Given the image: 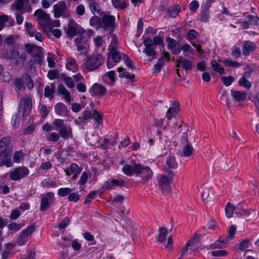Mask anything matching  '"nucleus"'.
I'll list each match as a JSON object with an SVG mask.
<instances>
[{"mask_svg": "<svg viewBox=\"0 0 259 259\" xmlns=\"http://www.w3.org/2000/svg\"><path fill=\"white\" fill-rule=\"evenodd\" d=\"M25 47L28 53H32L33 55L34 53H36V52H38L42 50V48L40 47L29 44H26L25 45Z\"/></svg>", "mask_w": 259, "mask_h": 259, "instance_id": "obj_34", "label": "nucleus"}, {"mask_svg": "<svg viewBox=\"0 0 259 259\" xmlns=\"http://www.w3.org/2000/svg\"><path fill=\"white\" fill-rule=\"evenodd\" d=\"M41 186L44 188L55 187L56 183L50 178L44 179L41 183Z\"/></svg>", "mask_w": 259, "mask_h": 259, "instance_id": "obj_44", "label": "nucleus"}, {"mask_svg": "<svg viewBox=\"0 0 259 259\" xmlns=\"http://www.w3.org/2000/svg\"><path fill=\"white\" fill-rule=\"evenodd\" d=\"M115 17L112 15H104L102 17V25L105 29L112 31L114 28Z\"/></svg>", "mask_w": 259, "mask_h": 259, "instance_id": "obj_13", "label": "nucleus"}, {"mask_svg": "<svg viewBox=\"0 0 259 259\" xmlns=\"http://www.w3.org/2000/svg\"><path fill=\"white\" fill-rule=\"evenodd\" d=\"M55 93V85L51 83L50 86L47 85L45 88L44 96L50 99H53Z\"/></svg>", "mask_w": 259, "mask_h": 259, "instance_id": "obj_22", "label": "nucleus"}, {"mask_svg": "<svg viewBox=\"0 0 259 259\" xmlns=\"http://www.w3.org/2000/svg\"><path fill=\"white\" fill-rule=\"evenodd\" d=\"M94 119L97 122V127L102 124L103 114H101L96 110H94V113L92 114Z\"/></svg>", "mask_w": 259, "mask_h": 259, "instance_id": "obj_48", "label": "nucleus"}, {"mask_svg": "<svg viewBox=\"0 0 259 259\" xmlns=\"http://www.w3.org/2000/svg\"><path fill=\"white\" fill-rule=\"evenodd\" d=\"M105 58L100 53H94L87 57L85 68L90 71L98 69L104 62Z\"/></svg>", "mask_w": 259, "mask_h": 259, "instance_id": "obj_2", "label": "nucleus"}, {"mask_svg": "<svg viewBox=\"0 0 259 259\" xmlns=\"http://www.w3.org/2000/svg\"><path fill=\"white\" fill-rule=\"evenodd\" d=\"M90 176V173L87 171H83L80 177V179L77 182V184L80 186H83L87 182L88 179Z\"/></svg>", "mask_w": 259, "mask_h": 259, "instance_id": "obj_38", "label": "nucleus"}, {"mask_svg": "<svg viewBox=\"0 0 259 259\" xmlns=\"http://www.w3.org/2000/svg\"><path fill=\"white\" fill-rule=\"evenodd\" d=\"M13 54L17 55V56H15V58L17 61L20 60L24 61L26 59V54L25 53L22 52L20 53V52L19 51H13Z\"/></svg>", "mask_w": 259, "mask_h": 259, "instance_id": "obj_61", "label": "nucleus"}, {"mask_svg": "<svg viewBox=\"0 0 259 259\" xmlns=\"http://www.w3.org/2000/svg\"><path fill=\"white\" fill-rule=\"evenodd\" d=\"M169 60V54L168 52L163 51L161 56L159 58L156 63L154 66L153 73H156L160 71L161 69L166 62Z\"/></svg>", "mask_w": 259, "mask_h": 259, "instance_id": "obj_11", "label": "nucleus"}, {"mask_svg": "<svg viewBox=\"0 0 259 259\" xmlns=\"http://www.w3.org/2000/svg\"><path fill=\"white\" fill-rule=\"evenodd\" d=\"M78 51L82 52L86 49V45L85 43L82 42V38L81 37H77L74 40Z\"/></svg>", "mask_w": 259, "mask_h": 259, "instance_id": "obj_43", "label": "nucleus"}, {"mask_svg": "<svg viewBox=\"0 0 259 259\" xmlns=\"http://www.w3.org/2000/svg\"><path fill=\"white\" fill-rule=\"evenodd\" d=\"M181 8L179 5H175L168 10L169 16L175 18L180 13Z\"/></svg>", "mask_w": 259, "mask_h": 259, "instance_id": "obj_36", "label": "nucleus"}, {"mask_svg": "<svg viewBox=\"0 0 259 259\" xmlns=\"http://www.w3.org/2000/svg\"><path fill=\"white\" fill-rule=\"evenodd\" d=\"M107 55L108 58L109 59L111 58V59L115 63H118L121 60V55L118 50L109 51L108 52Z\"/></svg>", "mask_w": 259, "mask_h": 259, "instance_id": "obj_30", "label": "nucleus"}, {"mask_svg": "<svg viewBox=\"0 0 259 259\" xmlns=\"http://www.w3.org/2000/svg\"><path fill=\"white\" fill-rule=\"evenodd\" d=\"M246 22L250 25H259V18L256 16L248 15L246 18Z\"/></svg>", "mask_w": 259, "mask_h": 259, "instance_id": "obj_37", "label": "nucleus"}, {"mask_svg": "<svg viewBox=\"0 0 259 259\" xmlns=\"http://www.w3.org/2000/svg\"><path fill=\"white\" fill-rule=\"evenodd\" d=\"M24 79L26 82V85L29 90H32L34 87L33 81L31 78L29 74H25L24 76Z\"/></svg>", "mask_w": 259, "mask_h": 259, "instance_id": "obj_51", "label": "nucleus"}, {"mask_svg": "<svg viewBox=\"0 0 259 259\" xmlns=\"http://www.w3.org/2000/svg\"><path fill=\"white\" fill-rule=\"evenodd\" d=\"M118 46V40L117 38L114 36H113L111 44L108 47V52L117 50Z\"/></svg>", "mask_w": 259, "mask_h": 259, "instance_id": "obj_39", "label": "nucleus"}, {"mask_svg": "<svg viewBox=\"0 0 259 259\" xmlns=\"http://www.w3.org/2000/svg\"><path fill=\"white\" fill-rule=\"evenodd\" d=\"M106 91L105 87L98 83H94L90 90L91 94L95 96H102L105 94Z\"/></svg>", "mask_w": 259, "mask_h": 259, "instance_id": "obj_16", "label": "nucleus"}, {"mask_svg": "<svg viewBox=\"0 0 259 259\" xmlns=\"http://www.w3.org/2000/svg\"><path fill=\"white\" fill-rule=\"evenodd\" d=\"M166 164L169 168H175L177 167V163L174 156H168L166 158Z\"/></svg>", "mask_w": 259, "mask_h": 259, "instance_id": "obj_41", "label": "nucleus"}, {"mask_svg": "<svg viewBox=\"0 0 259 259\" xmlns=\"http://www.w3.org/2000/svg\"><path fill=\"white\" fill-rule=\"evenodd\" d=\"M231 95L237 101H244L246 98V94L244 92L231 90Z\"/></svg>", "mask_w": 259, "mask_h": 259, "instance_id": "obj_25", "label": "nucleus"}, {"mask_svg": "<svg viewBox=\"0 0 259 259\" xmlns=\"http://www.w3.org/2000/svg\"><path fill=\"white\" fill-rule=\"evenodd\" d=\"M167 234V230L164 227H161L159 229L158 235L156 238V241L160 243H163Z\"/></svg>", "mask_w": 259, "mask_h": 259, "instance_id": "obj_23", "label": "nucleus"}, {"mask_svg": "<svg viewBox=\"0 0 259 259\" xmlns=\"http://www.w3.org/2000/svg\"><path fill=\"white\" fill-rule=\"evenodd\" d=\"M35 230V228L34 226H31L28 227L26 229L23 230L21 233H23L25 236L28 238V236L33 233Z\"/></svg>", "mask_w": 259, "mask_h": 259, "instance_id": "obj_59", "label": "nucleus"}, {"mask_svg": "<svg viewBox=\"0 0 259 259\" xmlns=\"http://www.w3.org/2000/svg\"><path fill=\"white\" fill-rule=\"evenodd\" d=\"M55 110L56 113L60 115H65L67 112V107L62 103H57L55 107Z\"/></svg>", "mask_w": 259, "mask_h": 259, "instance_id": "obj_26", "label": "nucleus"}, {"mask_svg": "<svg viewBox=\"0 0 259 259\" xmlns=\"http://www.w3.org/2000/svg\"><path fill=\"white\" fill-rule=\"evenodd\" d=\"M122 171L128 177H131L134 174L140 176L143 183H146L153 177V171L149 166L137 163L135 160L131 161L130 164H124Z\"/></svg>", "mask_w": 259, "mask_h": 259, "instance_id": "obj_1", "label": "nucleus"}, {"mask_svg": "<svg viewBox=\"0 0 259 259\" xmlns=\"http://www.w3.org/2000/svg\"><path fill=\"white\" fill-rule=\"evenodd\" d=\"M28 240V238L25 236L23 233H21V234L17 238V243L20 246L23 245L25 244Z\"/></svg>", "mask_w": 259, "mask_h": 259, "instance_id": "obj_55", "label": "nucleus"}, {"mask_svg": "<svg viewBox=\"0 0 259 259\" xmlns=\"http://www.w3.org/2000/svg\"><path fill=\"white\" fill-rule=\"evenodd\" d=\"M53 124L59 128V134L62 138L64 139L72 138L71 127L69 125H64V121L63 119H56L53 122Z\"/></svg>", "mask_w": 259, "mask_h": 259, "instance_id": "obj_4", "label": "nucleus"}, {"mask_svg": "<svg viewBox=\"0 0 259 259\" xmlns=\"http://www.w3.org/2000/svg\"><path fill=\"white\" fill-rule=\"evenodd\" d=\"M117 71L118 72H119V77L127 78L132 82L134 81L135 75H131V73L128 72L123 71V68L122 67H119L117 69Z\"/></svg>", "mask_w": 259, "mask_h": 259, "instance_id": "obj_29", "label": "nucleus"}, {"mask_svg": "<svg viewBox=\"0 0 259 259\" xmlns=\"http://www.w3.org/2000/svg\"><path fill=\"white\" fill-rule=\"evenodd\" d=\"M173 178L171 171H167V175H159L158 177V182L159 187L163 193H168L171 190L170 182Z\"/></svg>", "mask_w": 259, "mask_h": 259, "instance_id": "obj_3", "label": "nucleus"}, {"mask_svg": "<svg viewBox=\"0 0 259 259\" xmlns=\"http://www.w3.org/2000/svg\"><path fill=\"white\" fill-rule=\"evenodd\" d=\"M63 81L65 84L69 88H73L74 87V83L73 79L71 77H65L63 78Z\"/></svg>", "mask_w": 259, "mask_h": 259, "instance_id": "obj_64", "label": "nucleus"}, {"mask_svg": "<svg viewBox=\"0 0 259 259\" xmlns=\"http://www.w3.org/2000/svg\"><path fill=\"white\" fill-rule=\"evenodd\" d=\"M224 63L225 65L229 67H239L240 66V64L238 62L232 60H225Z\"/></svg>", "mask_w": 259, "mask_h": 259, "instance_id": "obj_63", "label": "nucleus"}, {"mask_svg": "<svg viewBox=\"0 0 259 259\" xmlns=\"http://www.w3.org/2000/svg\"><path fill=\"white\" fill-rule=\"evenodd\" d=\"M256 49L255 44L251 41H246L242 47V51L243 53L248 56L251 52H253Z\"/></svg>", "mask_w": 259, "mask_h": 259, "instance_id": "obj_17", "label": "nucleus"}, {"mask_svg": "<svg viewBox=\"0 0 259 259\" xmlns=\"http://www.w3.org/2000/svg\"><path fill=\"white\" fill-rule=\"evenodd\" d=\"M194 151V148L191 145L187 144L183 149L182 153L181 154L182 156L189 157Z\"/></svg>", "mask_w": 259, "mask_h": 259, "instance_id": "obj_33", "label": "nucleus"}, {"mask_svg": "<svg viewBox=\"0 0 259 259\" xmlns=\"http://www.w3.org/2000/svg\"><path fill=\"white\" fill-rule=\"evenodd\" d=\"M236 227L235 226H231L229 229V234L227 236L226 239L225 240L221 239H219L216 242L211 245V248H223L224 247V245L228 242L229 240L232 239L234 235L236 232Z\"/></svg>", "mask_w": 259, "mask_h": 259, "instance_id": "obj_9", "label": "nucleus"}, {"mask_svg": "<svg viewBox=\"0 0 259 259\" xmlns=\"http://www.w3.org/2000/svg\"><path fill=\"white\" fill-rule=\"evenodd\" d=\"M59 72L56 69L49 70L47 75L48 78L51 80L57 78L59 77Z\"/></svg>", "mask_w": 259, "mask_h": 259, "instance_id": "obj_53", "label": "nucleus"}, {"mask_svg": "<svg viewBox=\"0 0 259 259\" xmlns=\"http://www.w3.org/2000/svg\"><path fill=\"white\" fill-rule=\"evenodd\" d=\"M20 105H24L25 110H30L32 106L31 98L28 96L23 97L21 99Z\"/></svg>", "mask_w": 259, "mask_h": 259, "instance_id": "obj_24", "label": "nucleus"}, {"mask_svg": "<svg viewBox=\"0 0 259 259\" xmlns=\"http://www.w3.org/2000/svg\"><path fill=\"white\" fill-rule=\"evenodd\" d=\"M197 240L195 239H193L188 241V242L186 244L185 247L183 249L181 253V256L185 254L189 249L190 250H193L194 251V246Z\"/></svg>", "mask_w": 259, "mask_h": 259, "instance_id": "obj_28", "label": "nucleus"}, {"mask_svg": "<svg viewBox=\"0 0 259 259\" xmlns=\"http://www.w3.org/2000/svg\"><path fill=\"white\" fill-rule=\"evenodd\" d=\"M234 78L232 76L227 77H222L221 80L224 84L227 87L231 84L232 82L234 81Z\"/></svg>", "mask_w": 259, "mask_h": 259, "instance_id": "obj_56", "label": "nucleus"}, {"mask_svg": "<svg viewBox=\"0 0 259 259\" xmlns=\"http://www.w3.org/2000/svg\"><path fill=\"white\" fill-rule=\"evenodd\" d=\"M212 256L215 257H221L227 256L228 252L226 250H218L213 251L211 252Z\"/></svg>", "mask_w": 259, "mask_h": 259, "instance_id": "obj_52", "label": "nucleus"}, {"mask_svg": "<svg viewBox=\"0 0 259 259\" xmlns=\"http://www.w3.org/2000/svg\"><path fill=\"white\" fill-rule=\"evenodd\" d=\"M235 207L232 205L231 203L228 202L226 207L225 212L227 218H230L232 217L233 213L234 211Z\"/></svg>", "mask_w": 259, "mask_h": 259, "instance_id": "obj_45", "label": "nucleus"}, {"mask_svg": "<svg viewBox=\"0 0 259 259\" xmlns=\"http://www.w3.org/2000/svg\"><path fill=\"white\" fill-rule=\"evenodd\" d=\"M58 92L63 96L66 102H70L71 97L70 93L66 90L63 84H61L58 87Z\"/></svg>", "mask_w": 259, "mask_h": 259, "instance_id": "obj_21", "label": "nucleus"}, {"mask_svg": "<svg viewBox=\"0 0 259 259\" xmlns=\"http://www.w3.org/2000/svg\"><path fill=\"white\" fill-rule=\"evenodd\" d=\"M23 153L21 151L16 152L13 155V161L15 163H20L21 158L23 156Z\"/></svg>", "mask_w": 259, "mask_h": 259, "instance_id": "obj_60", "label": "nucleus"}, {"mask_svg": "<svg viewBox=\"0 0 259 259\" xmlns=\"http://www.w3.org/2000/svg\"><path fill=\"white\" fill-rule=\"evenodd\" d=\"M66 68L67 70L75 72L78 70V64L76 60L73 58L69 57L66 60Z\"/></svg>", "mask_w": 259, "mask_h": 259, "instance_id": "obj_18", "label": "nucleus"}, {"mask_svg": "<svg viewBox=\"0 0 259 259\" xmlns=\"http://www.w3.org/2000/svg\"><path fill=\"white\" fill-rule=\"evenodd\" d=\"M54 16L56 18L63 16L69 18L70 13L67 10L66 3L64 1H59L53 6Z\"/></svg>", "mask_w": 259, "mask_h": 259, "instance_id": "obj_7", "label": "nucleus"}, {"mask_svg": "<svg viewBox=\"0 0 259 259\" xmlns=\"http://www.w3.org/2000/svg\"><path fill=\"white\" fill-rule=\"evenodd\" d=\"M210 65L213 70L220 74H223L225 69L222 65L218 63L215 60H212L210 62Z\"/></svg>", "mask_w": 259, "mask_h": 259, "instance_id": "obj_32", "label": "nucleus"}, {"mask_svg": "<svg viewBox=\"0 0 259 259\" xmlns=\"http://www.w3.org/2000/svg\"><path fill=\"white\" fill-rule=\"evenodd\" d=\"M14 85L16 87V91L17 92L20 91L22 89H23V90L25 89V87L23 83V80L21 78H15V79H14Z\"/></svg>", "mask_w": 259, "mask_h": 259, "instance_id": "obj_42", "label": "nucleus"}, {"mask_svg": "<svg viewBox=\"0 0 259 259\" xmlns=\"http://www.w3.org/2000/svg\"><path fill=\"white\" fill-rule=\"evenodd\" d=\"M125 185V182L121 179H110L106 182L103 187L101 188L102 192L107 190H111L114 187H123Z\"/></svg>", "mask_w": 259, "mask_h": 259, "instance_id": "obj_10", "label": "nucleus"}, {"mask_svg": "<svg viewBox=\"0 0 259 259\" xmlns=\"http://www.w3.org/2000/svg\"><path fill=\"white\" fill-rule=\"evenodd\" d=\"M34 15L36 17L37 23L41 27L42 31L47 32V29L50 28L49 26L50 15L41 9L36 10Z\"/></svg>", "mask_w": 259, "mask_h": 259, "instance_id": "obj_5", "label": "nucleus"}, {"mask_svg": "<svg viewBox=\"0 0 259 259\" xmlns=\"http://www.w3.org/2000/svg\"><path fill=\"white\" fill-rule=\"evenodd\" d=\"M29 172V169L27 167L22 166L18 167L10 172L9 176L11 180L16 181L27 177Z\"/></svg>", "mask_w": 259, "mask_h": 259, "instance_id": "obj_8", "label": "nucleus"}, {"mask_svg": "<svg viewBox=\"0 0 259 259\" xmlns=\"http://www.w3.org/2000/svg\"><path fill=\"white\" fill-rule=\"evenodd\" d=\"M54 194L53 192H48L46 195L42 196L40 201V210L41 211L47 210L50 205V203L54 200Z\"/></svg>", "mask_w": 259, "mask_h": 259, "instance_id": "obj_12", "label": "nucleus"}, {"mask_svg": "<svg viewBox=\"0 0 259 259\" xmlns=\"http://www.w3.org/2000/svg\"><path fill=\"white\" fill-rule=\"evenodd\" d=\"M177 62L181 63L182 67L186 71L190 70L193 67L192 62L190 60L183 58L182 57H179Z\"/></svg>", "mask_w": 259, "mask_h": 259, "instance_id": "obj_20", "label": "nucleus"}, {"mask_svg": "<svg viewBox=\"0 0 259 259\" xmlns=\"http://www.w3.org/2000/svg\"><path fill=\"white\" fill-rule=\"evenodd\" d=\"M210 190L206 187H203L202 188L201 197L202 200L204 201L207 200L209 196Z\"/></svg>", "mask_w": 259, "mask_h": 259, "instance_id": "obj_50", "label": "nucleus"}, {"mask_svg": "<svg viewBox=\"0 0 259 259\" xmlns=\"http://www.w3.org/2000/svg\"><path fill=\"white\" fill-rule=\"evenodd\" d=\"M81 171V169L76 163H72L71 165L66 169L65 172L67 176L73 175V178H75Z\"/></svg>", "mask_w": 259, "mask_h": 259, "instance_id": "obj_19", "label": "nucleus"}, {"mask_svg": "<svg viewBox=\"0 0 259 259\" xmlns=\"http://www.w3.org/2000/svg\"><path fill=\"white\" fill-rule=\"evenodd\" d=\"M122 59L125 64L130 68L135 69V65L132 60L125 54L122 55Z\"/></svg>", "mask_w": 259, "mask_h": 259, "instance_id": "obj_49", "label": "nucleus"}, {"mask_svg": "<svg viewBox=\"0 0 259 259\" xmlns=\"http://www.w3.org/2000/svg\"><path fill=\"white\" fill-rule=\"evenodd\" d=\"M89 7L91 11L93 13H95L97 12L99 13V4L97 2H92L90 3Z\"/></svg>", "mask_w": 259, "mask_h": 259, "instance_id": "obj_58", "label": "nucleus"}, {"mask_svg": "<svg viewBox=\"0 0 259 259\" xmlns=\"http://www.w3.org/2000/svg\"><path fill=\"white\" fill-rule=\"evenodd\" d=\"M167 48L169 50L173 49L177 45V42L172 38L168 37L166 39Z\"/></svg>", "mask_w": 259, "mask_h": 259, "instance_id": "obj_57", "label": "nucleus"}, {"mask_svg": "<svg viewBox=\"0 0 259 259\" xmlns=\"http://www.w3.org/2000/svg\"><path fill=\"white\" fill-rule=\"evenodd\" d=\"M113 6L115 8L124 9L128 6V4L124 0H111Z\"/></svg>", "mask_w": 259, "mask_h": 259, "instance_id": "obj_31", "label": "nucleus"}, {"mask_svg": "<svg viewBox=\"0 0 259 259\" xmlns=\"http://www.w3.org/2000/svg\"><path fill=\"white\" fill-rule=\"evenodd\" d=\"M92 117V114L91 111L85 110L82 112L81 116L76 118L74 122L77 125H85Z\"/></svg>", "mask_w": 259, "mask_h": 259, "instance_id": "obj_14", "label": "nucleus"}, {"mask_svg": "<svg viewBox=\"0 0 259 259\" xmlns=\"http://www.w3.org/2000/svg\"><path fill=\"white\" fill-rule=\"evenodd\" d=\"M43 56L42 54V50L36 52L32 55V58L31 59V61L37 63H40L42 61Z\"/></svg>", "mask_w": 259, "mask_h": 259, "instance_id": "obj_35", "label": "nucleus"}, {"mask_svg": "<svg viewBox=\"0 0 259 259\" xmlns=\"http://www.w3.org/2000/svg\"><path fill=\"white\" fill-rule=\"evenodd\" d=\"M66 34L71 37L75 35H81L84 32V29L73 19L68 20L67 26L65 28Z\"/></svg>", "mask_w": 259, "mask_h": 259, "instance_id": "obj_6", "label": "nucleus"}, {"mask_svg": "<svg viewBox=\"0 0 259 259\" xmlns=\"http://www.w3.org/2000/svg\"><path fill=\"white\" fill-rule=\"evenodd\" d=\"M71 191V189L69 188H60L58 191V195L61 197H64L69 194Z\"/></svg>", "mask_w": 259, "mask_h": 259, "instance_id": "obj_54", "label": "nucleus"}, {"mask_svg": "<svg viewBox=\"0 0 259 259\" xmlns=\"http://www.w3.org/2000/svg\"><path fill=\"white\" fill-rule=\"evenodd\" d=\"M249 241L248 240H244L238 244V249L243 251L249 247Z\"/></svg>", "mask_w": 259, "mask_h": 259, "instance_id": "obj_62", "label": "nucleus"}, {"mask_svg": "<svg viewBox=\"0 0 259 259\" xmlns=\"http://www.w3.org/2000/svg\"><path fill=\"white\" fill-rule=\"evenodd\" d=\"M25 28L27 33L30 37L34 36L35 30L33 29V26L31 23L26 22L25 24Z\"/></svg>", "mask_w": 259, "mask_h": 259, "instance_id": "obj_47", "label": "nucleus"}, {"mask_svg": "<svg viewBox=\"0 0 259 259\" xmlns=\"http://www.w3.org/2000/svg\"><path fill=\"white\" fill-rule=\"evenodd\" d=\"M239 84L244 87L247 89H249L251 87V82L248 81L244 76L242 77L239 80Z\"/></svg>", "mask_w": 259, "mask_h": 259, "instance_id": "obj_46", "label": "nucleus"}, {"mask_svg": "<svg viewBox=\"0 0 259 259\" xmlns=\"http://www.w3.org/2000/svg\"><path fill=\"white\" fill-rule=\"evenodd\" d=\"M144 53L149 57H151L152 59L156 58V52L155 51V47H145Z\"/></svg>", "mask_w": 259, "mask_h": 259, "instance_id": "obj_40", "label": "nucleus"}, {"mask_svg": "<svg viewBox=\"0 0 259 259\" xmlns=\"http://www.w3.org/2000/svg\"><path fill=\"white\" fill-rule=\"evenodd\" d=\"M90 24L97 30L102 27V22L97 16H93L90 19Z\"/></svg>", "mask_w": 259, "mask_h": 259, "instance_id": "obj_27", "label": "nucleus"}, {"mask_svg": "<svg viewBox=\"0 0 259 259\" xmlns=\"http://www.w3.org/2000/svg\"><path fill=\"white\" fill-rule=\"evenodd\" d=\"M180 110V105L179 102L176 101H173L171 106L169 107L166 114V117L168 120L171 118L174 117L178 113Z\"/></svg>", "mask_w": 259, "mask_h": 259, "instance_id": "obj_15", "label": "nucleus"}]
</instances>
